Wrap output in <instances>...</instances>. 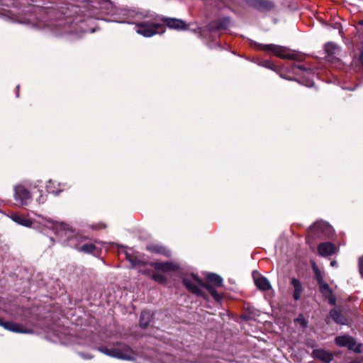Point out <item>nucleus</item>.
<instances>
[{"mask_svg": "<svg viewBox=\"0 0 363 363\" xmlns=\"http://www.w3.org/2000/svg\"><path fill=\"white\" fill-rule=\"evenodd\" d=\"M183 283L185 286L192 293L196 294L197 295H201V291L199 287V286H201L206 288L209 293L211 294L213 298L216 301H220L221 298L220 295L209 284H204L202 281H201L195 275H192L191 277H185L183 279Z\"/></svg>", "mask_w": 363, "mask_h": 363, "instance_id": "f257e3e1", "label": "nucleus"}, {"mask_svg": "<svg viewBox=\"0 0 363 363\" xmlns=\"http://www.w3.org/2000/svg\"><path fill=\"white\" fill-rule=\"evenodd\" d=\"M98 350L111 357L130 361L135 360L133 351L126 345H119L111 349L102 347H99Z\"/></svg>", "mask_w": 363, "mask_h": 363, "instance_id": "f03ea898", "label": "nucleus"}, {"mask_svg": "<svg viewBox=\"0 0 363 363\" xmlns=\"http://www.w3.org/2000/svg\"><path fill=\"white\" fill-rule=\"evenodd\" d=\"M259 49L274 53L276 56L281 58H292L293 55L288 52V49L285 47L274 44L259 45Z\"/></svg>", "mask_w": 363, "mask_h": 363, "instance_id": "7ed1b4c3", "label": "nucleus"}, {"mask_svg": "<svg viewBox=\"0 0 363 363\" xmlns=\"http://www.w3.org/2000/svg\"><path fill=\"white\" fill-rule=\"evenodd\" d=\"M14 199L21 206H26L31 199L30 193L22 185L14 187Z\"/></svg>", "mask_w": 363, "mask_h": 363, "instance_id": "20e7f679", "label": "nucleus"}, {"mask_svg": "<svg viewBox=\"0 0 363 363\" xmlns=\"http://www.w3.org/2000/svg\"><path fill=\"white\" fill-rule=\"evenodd\" d=\"M335 343L340 347H347L348 349L355 352L359 351V346L357 345L354 339L348 335L338 336L335 338Z\"/></svg>", "mask_w": 363, "mask_h": 363, "instance_id": "39448f33", "label": "nucleus"}, {"mask_svg": "<svg viewBox=\"0 0 363 363\" xmlns=\"http://www.w3.org/2000/svg\"><path fill=\"white\" fill-rule=\"evenodd\" d=\"M0 325L2 326L4 329L13 333L26 334L33 333L31 330L24 328V327L21 324L16 323L13 322L3 321L1 319H0Z\"/></svg>", "mask_w": 363, "mask_h": 363, "instance_id": "423d86ee", "label": "nucleus"}, {"mask_svg": "<svg viewBox=\"0 0 363 363\" xmlns=\"http://www.w3.org/2000/svg\"><path fill=\"white\" fill-rule=\"evenodd\" d=\"M160 27V25L151 23H143L138 26L137 33L143 35L144 37H151L157 33V29Z\"/></svg>", "mask_w": 363, "mask_h": 363, "instance_id": "0eeeda50", "label": "nucleus"}, {"mask_svg": "<svg viewBox=\"0 0 363 363\" xmlns=\"http://www.w3.org/2000/svg\"><path fill=\"white\" fill-rule=\"evenodd\" d=\"M252 276L254 282L259 289L267 291L271 289L270 283L267 278L255 272H253Z\"/></svg>", "mask_w": 363, "mask_h": 363, "instance_id": "6e6552de", "label": "nucleus"}, {"mask_svg": "<svg viewBox=\"0 0 363 363\" xmlns=\"http://www.w3.org/2000/svg\"><path fill=\"white\" fill-rule=\"evenodd\" d=\"M166 25L172 29L186 30L187 26L184 21L177 18H165L164 19Z\"/></svg>", "mask_w": 363, "mask_h": 363, "instance_id": "1a4fd4ad", "label": "nucleus"}, {"mask_svg": "<svg viewBox=\"0 0 363 363\" xmlns=\"http://www.w3.org/2000/svg\"><path fill=\"white\" fill-rule=\"evenodd\" d=\"M336 247L330 242H324L318 246V252L320 255L325 257L335 253Z\"/></svg>", "mask_w": 363, "mask_h": 363, "instance_id": "9d476101", "label": "nucleus"}, {"mask_svg": "<svg viewBox=\"0 0 363 363\" xmlns=\"http://www.w3.org/2000/svg\"><path fill=\"white\" fill-rule=\"evenodd\" d=\"M313 355L325 363H329L333 359V355L330 352L321 349L314 350Z\"/></svg>", "mask_w": 363, "mask_h": 363, "instance_id": "9b49d317", "label": "nucleus"}, {"mask_svg": "<svg viewBox=\"0 0 363 363\" xmlns=\"http://www.w3.org/2000/svg\"><path fill=\"white\" fill-rule=\"evenodd\" d=\"M153 266L155 269L163 272L174 271L178 269V265L172 262H155Z\"/></svg>", "mask_w": 363, "mask_h": 363, "instance_id": "f8f14e48", "label": "nucleus"}, {"mask_svg": "<svg viewBox=\"0 0 363 363\" xmlns=\"http://www.w3.org/2000/svg\"><path fill=\"white\" fill-rule=\"evenodd\" d=\"M55 228L57 230V233L60 235H67L73 233V230L67 224L64 223H56L55 224Z\"/></svg>", "mask_w": 363, "mask_h": 363, "instance_id": "ddd939ff", "label": "nucleus"}, {"mask_svg": "<svg viewBox=\"0 0 363 363\" xmlns=\"http://www.w3.org/2000/svg\"><path fill=\"white\" fill-rule=\"evenodd\" d=\"M147 249L152 252L161 254L166 257H169L171 255V252L169 250L158 245H149L147 247Z\"/></svg>", "mask_w": 363, "mask_h": 363, "instance_id": "4468645a", "label": "nucleus"}, {"mask_svg": "<svg viewBox=\"0 0 363 363\" xmlns=\"http://www.w3.org/2000/svg\"><path fill=\"white\" fill-rule=\"evenodd\" d=\"M208 283L206 284H209L213 288V286H221L223 285V279L216 274H209L207 276Z\"/></svg>", "mask_w": 363, "mask_h": 363, "instance_id": "2eb2a0df", "label": "nucleus"}, {"mask_svg": "<svg viewBox=\"0 0 363 363\" xmlns=\"http://www.w3.org/2000/svg\"><path fill=\"white\" fill-rule=\"evenodd\" d=\"M152 315L149 311H143L140 318V326L142 328H145L149 325L152 320Z\"/></svg>", "mask_w": 363, "mask_h": 363, "instance_id": "dca6fc26", "label": "nucleus"}, {"mask_svg": "<svg viewBox=\"0 0 363 363\" xmlns=\"http://www.w3.org/2000/svg\"><path fill=\"white\" fill-rule=\"evenodd\" d=\"M11 218L18 224H20L21 225L26 226V227H30L32 225V222L20 215L18 214H13L11 216Z\"/></svg>", "mask_w": 363, "mask_h": 363, "instance_id": "f3484780", "label": "nucleus"}, {"mask_svg": "<svg viewBox=\"0 0 363 363\" xmlns=\"http://www.w3.org/2000/svg\"><path fill=\"white\" fill-rule=\"evenodd\" d=\"M330 318L335 323L344 325L346 323V319L341 313L335 309L331 310L330 312Z\"/></svg>", "mask_w": 363, "mask_h": 363, "instance_id": "a211bd4d", "label": "nucleus"}, {"mask_svg": "<svg viewBox=\"0 0 363 363\" xmlns=\"http://www.w3.org/2000/svg\"><path fill=\"white\" fill-rule=\"evenodd\" d=\"M291 284L294 287V298L295 300H298L300 298L301 293L302 291L301 284L300 281L296 279H293L291 280Z\"/></svg>", "mask_w": 363, "mask_h": 363, "instance_id": "6ab92c4d", "label": "nucleus"}, {"mask_svg": "<svg viewBox=\"0 0 363 363\" xmlns=\"http://www.w3.org/2000/svg\"><path fill=\"white\" fill-rule=\"evenodd\" d=\"M319 284V288H320V291H321V293L325 296H330L331 294H332V291L328 286V284L327 283H325V281L322 282V283H320L318 284Z\"/></svg>", "mask_w": 363, "mask_h": 363, "instance_id": "aec40b11", "label": "nucleus"}, {"mask_svg": "<svg viewBox=\"0 0 363 363\" xmlns=\"http://www.w3.org/2000/svg\"><path fill=\"white\" fill-rule=\"evenodd\" d=\"M328 228V225L324 222H319L314 223L311 228L310 230L312 232L315 231H323L325 228Z\"/></svg>", "mask_w": 363, "mask_h": 363, "instance_id": "412c9836", "label": "nucleus"}, {"mask_svg": "<svg viewBox=\"0 0 363 363\" xmlns=\"http://www.w3.org/2000/svg\"><path fill=\"white\" fill-rule=\"evenodd\" d=\"M337 49V45L333 43H328L325 45V50L328 54H335Z\"/></svg>", "mask_w": 363, "mask_h": 363, "instance_id": "4be33fe9", "label": "nucleus"}, {"mask_svg": "<svg viewBox=\"0 0 363 363\" xmlns=\"http://www.w3.org/2000/svg\"><path fill=\"white\" fill-rule=\"evenodd\" d=\"M95 248V245L94 244L90 243L84 245L80 248H78V250L86 253H91L94 252Z\"/></svg>", "mask_w": 363, "mask_h": 363, "instance_id": "5701e85b", "label": "nucleus"}, {"mask_svg": "<svg viewBox=\"0 0 363 363\" xmlns=\"http://www.w3.org/2000/svg\"><path fill=\"white\" fill-rule=\"evenodd\" d=\"M313 269L315 274V277L318 281V283L320 284L323 282V276L314 262H313Z\"/></svg>", "mask_w": 363, "mask_h": 363, "instance_id": "b1692460", "label": "nucleus"}, {"mask_svg": "<svg viewBox=\"0 0 363 363\" xmlns=\"http://www.w3.org/2000/svg\"><path fill=\"white\" fill-rule=\"evenodd\" d=\"M294 321L297 325H299L300 327L303 329L306 328L307 326V321L301 315H299L297 318H296Z\"/></svg>", "mask_w": 363, "mask_h": 363, "instance_id": "393cba45", "label": "nucleus"}, {"mask_svg": "<svg viewBox=\"0 0 363 363\" xmlns=\"http://www.w3.org/2000/svg\"><path fill=\"white\" fill-rule=\"evenodd\" d=\"M152 279L159 283H164L165 281L164 277L160 274H153Z\"/></svg>", "mask_w": 363, "mask_h": 363, "instance_id": "a878e982", "label": "nucleus"}, {"mask_svg": "<svg viewBox=\"0 0 363 363\" xmlns=\"http://www.w3.org/2000/svg\"><path fill=\"white\" fill-rule=\"evenodd\" d=\"M359 269L361 275L363 277V256L359 259Z\"/></svg>", "mask_w": 363, "mask_h": 363, "instance_id": "bb28decb", "label": "nucleus"}, {"mask_svg": "<svg viewBox=\"0 0 363 363\" xmlns=\"http://www.w3.org/2000/svg\"><path fill=\"white\" fill-rule=\"evenodd\" d=\"M103 4H104V8L108 9L110 7H112V3L109 0H103Z\"/></svg>", "mask_w": 363, "mask_h": 363, "instance_id": "cd10ccee", "label": "nucleus"}, {"mask_svg": "<svg viewBox=\"0 0 363 363\" xmlns=\"http://www.w3.org/2000/svg\"><path fill=\"white\" fill-rule=\"evenodd\" d=\"M326 297L328 298V301L331 305H334L335 303V298L332 294Z\"/></svg>", "mask_w": 363, "mask_h": 363, "instance_id": "c85d7f7f", "label": "nucleus"}, {"mask_svg": "<svg viewBox=\"0 0 363 363\" xmlns=\"http://www.w3.org/2000/svg\"><path fill=\"white\" fill-rule=\"evenodd\" d=\"M81 356L84 358V359H91L92 358V356L91 355H89V354H82Z\"/></svg>", "mask_w": 363, "mask_h": 363, "instance_id": "c756f323", "label": "nucleus"}, {"mask_svg": "<svg viewBox=\"0 0 363 363\" xmlns=\"http://www.w3.org/2000/svg\"><path fill=\"white\" fill-rule=\"evenodd\" d=\"M39 202H41V203H43L45 201V199L43 198V196H41L38 200Z\"/></svg>", "mask_w": 363, "mask_h": 363, "instance_id": "7c9ffc66", "label": "nucleus"}, {"mask_svg": "<svg viewBox=\"0 0 363 363\" xmlns=\"http://www.w3.org/2000/svg\"><path fill=\"white\" fill-rule=\"evenodd\" d=\"M359 60L361 63L363 65V53H362L359 56Z\"/></svg>", "mask_w": 363, "mask_h": 363, "instance_id": "2f4dec72", "label": "nucleus"}, {"mask_svg": "<svg viewBox=\"0 0 363 363\" xmlns=\"http://www.w3.org/2000/svg\"><path fill=\"white\" fill-rule=\"evenodd\" d=\"M330 264L332 267H335L337 265V262L335 261H333Z\"/></svg>", "mask_w": 363, "mask_h": 363, "instance_id": "473e14b6", "label": "nucleus"}, {"mask_svg": "<svg viewBox=\"0 0 363 363\" xmlns=\"http://www.w3.org/2000/svg\"><path fill=\"white\" fill-rule=\"evenodd\" d=\"M361 25H363V20L359 22Z\"/></svg>", "mask_w": 363, "mask_h": 363, "instance_id": "72a5a7b5", "label": "nucleus"}]
</instances>
